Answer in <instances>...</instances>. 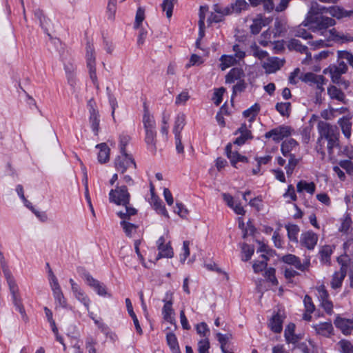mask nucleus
<instances>
[{
  "instance_id": "obj_1",
  "label": "nucleus",
  "mask_w": 353,
  "mask_h": 353,
  "mask_svg": "<svg viewBox=\"0 0 353 353\" xmlns=\"http://www.w3.org/2000/svg\"><path fill=\"white\" fill-rule=\"evenodd\" d=\"M319 137L318 138L316 146L317 152L321 154L323 159L325 152L323 149V141H327V149L329 155L332 157L334 155V149H340V132L336 125H331L327 122L319 121L317 125Z\"/></svg>"
},
{
  "instance_id": "obj_2",
  "label": "nucleus",
  "mask_w": 353,
  "mask_h": 353,
  "mask_svg": "<svg viewBox=\"0 0 353 353\" xmlns=\"http://www.w3.org/2000/svg\"><path fill=\"white\" fill-rule=\"evenodd\" d=\"M130 194L125 185L117 186L116 189L111 190L109 193V199L112 203L117 205H122L125 207L124 210L117 212V215L122 219H128L131 216L137 214V210L130 207Z\"/></svg>"
},
{
  "instance_id": "obj_3",
  "label": "nucleus",
  "mask_w": 353,
  "mask_h": 353,
  "mask_svg": "<svg viewBox=\"0 0 353 353\" xmlns=\"http://www.w3.org/2000/svg\"><path fill=\"white\" fill-rule=\"evenodd\" d=\"M0 264L3 270V272L6 279L8 285L9 286L10 292L12 295V300L16 309L21 315V319L25 323L28 322V316H27L25 308L22 304L21 299L19 294V291L17 285L15 283L14 277L12 276L10 271L8 270L4 256L2 253L0 252Z\"/></svg>"
},
{
  "instance_id": "obj_4",
  "label": "nucleus",
  "mask_w": 353,
  "mask_h": 353,
  "mask_svg": "<svg viewBox=\"0 0 353 353\" xmlns=\"http://www.w3.org/2000/svg\"><path fill=\"white\" fill-rule=\"evenodd\" d=\"M85 50L86 63L89 70L90 78L95 88L99 89V84L96 72L95 50L93 44L90 41H88L86 43Z\"/></svg>"
},
{
  "instance_id": "obj_5",
  "label": "nucleus",
  "mask_w": 353,
  "mask_h": 353,
  "mask_svg": "<svg viewBox=\"0 0 353 353\" xmlns=\"http://www.w3.org/2000/svg\"><path fill=\"white\" fill-rule=\"evenodd\" d=\"M114 168L121 174H124L128 170L131 174H134L137 169V164L131 155L125 153L115 159Z\"/></svg>"
},
{
  "instance_id": "obj_6",
  "label": "nucleus",
  "mask_w": 353,
  "mask_h": 353,
  "mask_svg": "<svg viewBox=\"0 0 353 353\" xmlns=\"http://www.w3.org/2000/svg\"><path fill=\"white\" fill-rule=\"evenodd\" d=\"M336 21L331 17L326 16H319L312 19V21L308 22V28L314 32H320L321 34H325V31L330 27L334 26Z\"/></svg>"
},
{
  "instance_id": "obj_7",
  "label": "nucleus",
  "mask_w": 353,
  "mask_h": 353,
  "mask_svg": "<svg viewBox=\"0 0 353 353\" xmlns=\"http://www.w3.org/2000/svg\"><path fill=\"white\" fill-rule=\"evenodd\" d=\"M81 275L82 278L85 281L86 283L90 287L93 288L97 293V294L101 296H105L106 295L110 296V294H109L107 292L105 285L103 283L99 281L98 280L93 278L92 276L85 270H82Z\"/></svg>"
},
{
  "instance_id": "obj_8",
  "label": "nucleus",
  "mask_w": 353,
  "mask_h": 353,
  "mask_svg": "<svg viewBox=\"0 0 353 353\" xmlns=\"http://www.w3.org/2000/svg\"><path fill=\"white\" fill-rule=\"evenodd\" d=\"M292 131V129L291 127L282 125L267 132L264 137L266 139L272 138L274 141L278 143L283 140L284 138L290 136Z\"/></svg>"
},
{
  "instance_id": "obj_9",
  "label": "nucleus",
  "mask_w": 353,
  "mask_h": 353,
  "mask_svg": "<svg viewBox=\"0 0 353 353\" xmlns=\"http://www.w3.org/2000/svg\"><path fill=\"white\" fill-rule=\"evenodd\" d=\"M282 261L288 265H293L297 270L302 272L307 270L310 265V259H306L303 263H301L300 259L292 254L284 255L282 257Z\"/></svg>"
},
{
  "instance_id": "obj_10",
  "label": "nucleus",
  "mask_w": 353,
  "mask_h": 353,
  "mask_svg": "<svg viewBox=\"0 0 353 353\" xmlns=\"http://www.w3.org/2000/svg\"><path fill=\"white\" fill-rule=\"evenodd\" d=\"M325 37L328 39L339 43H346L353 41V37L350 34H344L338 32L335 28L325 31Z\"/></svg>"
},
{
  "instance_id": "obj_11",
  "label": "nucleus",
  "mask_w": 353,
  "mask_h": 353,
  "mask_svg": "<svg viewBox=\"0 0 353 353\" xmlns=\"http://www.w3.org/2000/svg\"><path fill=\"white\" fill-rule=\"evenodd\" d=\"M318 236L312 231H307L301 234L300 243L308 250H313L318 241Z\"/></svg>"
},
{
  "instance_id": "obj_12",
  "label": "nucleus",
  "mask_w": 353,
  "mask_h": 353,
  "mask_svg": "<svg viewBox=\"0 0 353 353\" xmlns=\"http://www.w3.org/2000/svg\"><path fill=\"white\" fill-rule=\"evenodd\" d=\"M334 323L344 335L350 334L353 330V319L337 316L334 320Z\"/></svg>"
},
{
  "instance_id": "obj_13",
  "label": "nucleus",
  "mask_w": 353,
  "mask_h": 353,
  "mask_svg": "<svg viewBox=\"0 0 353 353\" xmlns=\"http://www.w3.org/2000/svg\"><path fill=\"white\" fill-rule=\"evenodd\" d=\"M168 295L167 294L165 299H163V302L165 303V304L162 309V314L165 321L171 324H174V326L176 327L175 319L173 316L174 311L172 309V297H170V299H168L169 297H168Z\"/></svg>"
},
{
  "instance_id": "obj_14",
  "label": "nucleus",
  "mask_w": 353,
  "mask_h": 353,
  "mask_svg": "<svg viewBox=\"0 0 353 353\" xmlns=\"http://www.w3.org/2000/svg\"><path fill=\"white\" fill-rule=\"evenodd\" d=\"M347 270V265L343 264L340 270L334 272L330 282L332 288L338 289L341 287L343 281L346 276Z\"/></svg>"
},
{
  "instance_id": "obj_15",
  "label": "nucleus",
  "mask_w": 353,
  "mask_h": 353,
  "mask_svg": "<svg viewBox=\"0 0 353 353\" xmlns=\"http://www.w3.org/2000/svg\"><path fill=\"white\" fill-rule=\"evenodd\" d=\"M225 154L230 159L231 164L235 168H237L236 163L238 162H248L246 157L240 154L237 151H232V144L230 143L225 147Z\"/></svg>"
},
{
  "instance_id": "obj_16",
  "label": "nucleus",
  "mask_w": 353,
  "mask_h": 353,
  "mask_svg": "<svg viewBox=\"0 0 353 353\" xmlns=\"http://www.w3.org/2000/svg\"><path fill=\"white\" fill-rule=\"evenodd\" d=\"M312 327L314 329L317 334L324 337L330 338L333 335L334 328L330 321L322 322L319 324L314 325Z\"/></svg>"
},
{
  "instance_id": "obj_17",
  "label": "nucleus",
  "mask_w": 353,
  "mask_h": 353,
  "mask_svg": "<svg viewBox=\"0 0 353 353\" xmlns=\"http://www.w3.org/2000/svg\"><path fill=\"white\" fill-rule=\"evenodd\" d=\"M302 81L306 83H313L316 85L318 89L323 90V85L325 84V79L323 75L307 72L303 75Z\"/></svg>"
},
{
  "instance_id": "obj_18",
  "label": "nucleus",
  "mask_w": 353,
  "mask_h": 353,
  "mask_svg": "<svg viewBox=\"0 0 353 353\" xmlns=\"http://www.w3.org/2000/svg\"><path fill=\"white\" fill-rule=\"evenodd\" d=\"M282 65L283 64L277 57L268 58L267 61H265L262 65L265 70V72L268 74L276 72Z\"/></svg>"
},
{
  "instance_id": "obj_19",
  "label": "nucleus",
  "mask_w": 353,
  "mask_h": 353,
  "mask_svg": "<svg viewBox=\"0 0 353 353\" xmlns=\"http://www.w3.org/2000/svg\"><path fill=\"white\" fill-rule=\"evenodd\" d=\"M92 101H89V105L91 106L90 109V123L92 128V131L94 132L95 135L98 134L99 130V115L98 112L91 105Z\"/></svg>"
},
{
  "instance_id": "obj_20",
  "label": "nucleus",
  "mask_w": 353,
  "mask_h": 353,
  "mask_svg": "<svg viewBox=\"0 0 353 353\" xmlns=\"http://www.w3.org/2000/svg\"><path fill=\"white\" fill-rule=\"evenodd\" d=\"M329 14L337 19H341L345 17H350L353 15V10H346L339 6H330Z\"/></svg>"
},
{
  "instance_id": "obj_21",
  "label": "nucleus",
  "mask_w": 353,
  "mask_h": 353,
  "mask_svg": "<svg viewBox=\"0 0 353 353\" xmlns=\"http://www.w3.org/2000/svg\"><path fill=\"white\" fill-rule=\"evenodd\" d=\"M68 83L72 88H74L77 84L76 79V70L77 67L72 63H65L64 65Z\"/></svg>"
},
{
  "instance_id": "obj_22",
  "label": "nucleus",
  "mask_w": 353,
  "mask_h": 353,
  "mask_svg": "<svg viewBox=\"0 0 353 353\" xmlns=\"http://www.w3.org/2000/svg\"><path fill=\"white\" fill-rule=\"evenodd\" d=\"M290 47L296 51L300 52L301 53H305L306 58L303 61V63H306L307 61L312 59L311 54L308 52L307 47L302 45L301 41L296 39H292L290 41Z\"/></svg>"
},
{
  "instance_id": "obj_23",
  "label": "nucleus",
  "mask_w": 353,
  "mask_h": 353,
  "mask_svg": "<svg viewBox=\"0 0 353 353\" xmlns=\"http://www.w3.org/2000/svg\"><path fill=\"white\" fill-rule=\"evenodd\" d=\"M283 321L282 316L278 312L271 318L268 326L274 333H280L283 330Z\"/></svg>"
},
{
  "instance_id": "obj_24",
  "label": "nucleus",
  "mask_w": 353,
  "mask_h": 353,
  "mask_svg": "<svg viewBox=\"0 0 353 353\" xmlns=\"http://www.w3.org/2000/svg\"><path fill=\"white\" fill-rule=\"evenodd\" d=\"M96 148L99 149L98 161L100 163H105L110 159V149L105 143L97 144Z\"/></svg>"
},
{
  "instance_id": "obj_25",
  "label": "nucleus",
  "mask_w": 353,
  "mask_h": 353,
  "mask_svg": "<svg viewBox=\"0 0 353 353\" xmlns=\"http://www.w3.org/2000/svg\"><path fill=\"white\" fill-rule=\"evenodd\" d=\"M145 132V142L148 148L152 152H155L157 150V132L156 130H148Z\"/></svg>"
},
{
  "instance_id": "obj_26",
  "label": "nucleus",
  "mask_w": 353,
  "mask_h": 353,
  "mask_svg": "<svg viewBox=\"0 0 353 353\" xmlns=\"http://www.w3.org/2000/svg\"><path fill=\"white\" fill-rule=\"evenodd\" d=\"M319 4L316 2H313L311 4L310 8L307 13L305 20L303 21L304 26H308V22L312 21V19L321 16L319 13Z\"/></svg>"
},
{
  "instance_id": "obj_27",
  "label": "nucleus",
  "mask_w": 353,
  "mask_h": 353,
  "mask_svg": "<svg viewBox=\"0 0 353 353\" xmlns=\"http://www.w3.org/2000/svg\"><path fill=\"white\" fill-rule=\"evenodd\" d=\"M338 124L341 127L344 136L349 139L352 134V122L350 119L347 117H343L339 119Z\"/></svg>"
},
{
  "instance_id": "obj_28",
  "label": "nucleus",
  "mask_w": 353,
  "mask_h": 353,
  "mask_svg": "<svg viewBox=\"0 0 353 353\" xmlns=\"http://www.w3.org/2000/svg\"><path fill=\"white\" fill-rule=\"evenodd\" d=\"M219 61H221L219 67L222 70H225L231 66L240 64V63L238 62L236 58H234L232 54H223L220 57Z\"/></svg>"
},
{
  "instance_id": "obj_29",
  "label": "nucleus",
  "mask_w": 353,
  "mask_h": 353,
  "mask_svg": "<svg viewBox=\"0 0 353 353\" xmlns=\"http://www.w3.org/2000/svg\"><path fill=\"white\" fill-rule=\"evenodd\" d=\"M143 123L145 131L156 130V122L154 118L150 114L147 109H145L144 110Z\"/></svg>"
},
{
  "instance_id": "obj_30",
  "label": "nucleus",
  "mask_w": 353,
  "mask_h": 353,
  "mask_svg": "<svg viewBox=\"0 0 353 353\" xmlns=\"http://www.w3.org/2000/svg\"><path fill=\"white\" fill-rule=\"evenodd\" d=\"M125 304H126V307H127L128 314L132 317V319L133 320V323L135 326L137 332L139 334H142V333H143L142 329L140 326L139 320H138L135 313L134 312L132 304L130 299H128V298L125 299Z\"/></svg>"
},
{
  "instance_id": "obj_31",
  "label": "nucleus",
  "mask_w": 353,
  "mask_h": 353,
  "mask_svg": "<svg viewBox=\"0 0 353 353\" xmlns=\"http://www.w3.org/2000/svg\"><path fill=\"white\" fill-rule=\"evenodd\" d=\"M185 125V115L183 113H179L175 118L173 132L174 137L181 135V132Z\"/></svg>"
},
{
  "instance_id": "obj_32",
  "label": "nucleus",
  "mask_w": 353,
  "mask_h": 353,
  "mask_svg": "<svg viewBox=\"0 0 353 353\" xmlns=\"http://www.w3.org/2000/svg\"><path fill=\"white\" fill-rule=\"evenodd\" d=\"M298 145V143L296 140L294 139H290L288 140L284 141L281 144V150L283 154V155L285 157H288L290 156V154H292L290 152L294 148Z\"/></svg>"
},
{
  "instance_id": "obj_33",
  "label": "nucleus",
  "mask_w": 353,
  "mask_h": 353,
  "mask_svg": "<svg viewBox=\"0 0 353 353\" xmlns=\"http://www.w3.org/2000/svg\"><path fill=\"white\" fill-rule=\"evenodd\" d=\"M316 190V185L314 182L307 183L306 181L301 180L296 185V190L301 193L305 191L310 194H313Z\"/></svg>"
},
{
  "instance_id": "obj_34",
  "label": "nucleus",
  "mask_w": 353,
  "mask_h": 353,
  "mask_svg": "<svg viewBox=\"0 0 353 353\" xmlns=\"http://www.w3.org/2000/svg\"><path fill=\"white\" fill-rule=\"evenodd\" d=\"M150 202L157 213L162 214L167 218L169 217L168 212L165 209V205L163 204V202L159 199L158 196H153V198H151Z\"/></svg>"
},
{
  "instance_id": "obj_35",
  "label": "nucleus",
  "mask_w": 353,
  "mask_h": 353,
  "mask_svg": "<svg viewBox=\"0 0 353 353\" xmlns=\"http://www.w3.org/2000/svg\"><path fill=\"white\" fill-rule=\"evenodd\" d=\"M327 92L330 98L336 99L339 101L346 103L345 94L334 85H331L327 88Z\"/></svg>"
},
{
  "instance_id": "obj_36",
  "label": "nucleus",
  "mask_w": 353,
  "mask_h": 353,
  "mask_svg": "<svg viewBox=\"0 0 353 353\" xmlns=\"http://www.w3.org/2000/svg\"><path fill=\"white\" fill-rule=\"evenodd\" d=\"M243 76V71L242 69L234 68L226 75L225 82L228 83H234L236 80L240 79Z\"/></svg>"
},
{
  "instance_id": "obj_37",
  "label": "nucleus",
  "mask_w": 353,
  "mask_h": 353,
  "mask_svg": "<svg viewBox=\"0 0 353 353\" xmlns=\"http://www.w3.org/2000/svg\"><path fill=\"white\" fill-rule=\"evenodd\" d=\"M285 228L288 232V236L291 241L298 243V234L300 231L299 227L295 224H287Z\"/></svg>"
},
{
  "instance_id": "obj_38",
  "label": "nucleus",
  "mask_w": 353,
  "mask_h": 353,
  "mask_svg": "<svg viewBox=\"0 0 353 353\" xmlns=\"http://www.w3.org/2000/svg\"><path fill=\"white\" fill-rule=\"evenodd\" d=\"M260 111V105L259 103H256L254 105H252L250 108L245 110L243 112V115L245 118L250 117L249 121L250 122H252L254 121L255 117L259 114Z\"/></svg>"
},
{
  "instance_id": "obj_39",
  "label": "nucleus",
  "mask_w": 353,
  "mask_h": 353,
  "mask_svg": "<svg viewBox=\"0 0 353 353\" xmlns=\"http://www.w3.org/2000/svg\"><path fill=\"white\" fill-rule=\"evenodd\" d=\"M159 254L157 257V260L165 257V258H172L174 256L173 250L170 244V243L165 244L163 246L158 248Z\"/></svg>"
},
{
  "instance_id": "obj_40",
  "label": "nucleus",
  "mask_w": 353,
  "mask_h": 353,
  "mask_svg": "<svg viewBox=\"0 0 353 353\" xmlns=\"http://www.w3.org/2000/svg\"><path fill=\"white\" fill-rule=\"evenodd\" d=\"M333 252L332 248L330 245H325L323 246L319 252L321 256V261L323 263H330V257Z\"/></svg>"
},
{
  "instance_id": "obj_41",
  "label": "nucleus",
  "mask_w": 353,
  "mask_h": 353,
  "mask_svg": "<svg viewBox=\"0 0 353 353\" xmlns=\"http://www.w3.org/2000/svg\"><path fill=\"white\" fill-rule=\"evenodd\" d=\"M276 110L283 117H289L291 109L290 102L277 103L275 106Z\"/></svg>"
},
{
  "instance_id": "obj_42",
  "label": "nucleus",
  "mask_w": 353,
  "mask_h": 353,
  "mask_svg": "<svg viewBox=\"0 0 353 353\" xmlns=\"http://www.w3.org/2000/svg\"><path fill=\"white\" fill-rule=\"evenodd\" d=\"M248 7L249 5L245 0H236L231 4V12L240 13L242 10H247Z\"/></svg>"
},
{
  "instance_id": "obj_43",
  "label": "nucleus",
  "mask_w": 353,
  "mask_h": 353,
  "mask_svg": "<svg viewBox=\"0 0 353 353\" xmlns=\"http://www.w3.org/2000/svg\"><path fill=\"white\" fill-rule=\"evenodd\" d=\"M337 345L339 347V351L341 353H353V345L347 340L342 339L339 341Z\"/></svg>"
},
{
  "instance_id": "obj_44",
  "label": "nucleus",
  "mask_w": 353,
  "mask_h": 353,
  "mask_svg": "<svg viewBox=\"0 0 353 353\" xmlns=\"http://www.w3.org/2000/svg\"><path fill=\"white\" fill-rule=\"evenodd\" d=\"M166 341L172 352L177 349H179L177 338L174 333H168L166 335Z\"/></svg>"
},
{
  "instance_id": "obj_45",
  "label": "nucleus",
  "mask_w": 353,
  "mask_h": 353,
  "mask_svg": "<svg viewBox=\"0 0 353 353\" xmlns=\"http://www.w3.org/2000/svg\"><path fill=\"white\" fill-rule=\"evenodd\" d=\"M232 50L234 52V54L233 56L236 58L238 62L241 63V61H243L245 57L244 48L241 45L235 44L233 46Z\"/></svg>"
},
{
  "instance_id": "obj_46",
  "label": "nucleus",
  "mask_w": 353,
  "mask_h": 353,
  "mask_svg": "<svg viewBox=\"0 0 353 353\" xmlns=\"http://www.w3.org/2000/svg\"><path fill=\"white\" fill-rule=\"evenodd\" d=\"M208 11V8L205 6L200 7V12H199V35L201 37H203L204 35V28H205V12Z\"/></svg>"
},
{
  "instance_id": "obj_47",
  "label": "nucleus",
  "mask_w": 353,
  "mask_h": 353,
  "mask_svg": "<svg viewBox=\"0 0 353 353\" xmlns=\"http://www.w3.org/2000/svg\"><path fill=\"white\" fill-rule=\"evenodd\" d=\"M288 163L285 167L286 174L288 176H290L299 163V160L296 158L294 154H290Z\"/></svg>"
},
{
  "instance_id": "obj_48",
  "label": "nucleus",
  "mask_w": 353,
  "mask_h": 353,
  "mask_svg": "<svg viewBox=\"0 0 353 353\" xmlns=\"http://www.w3.org/2000/svg\"><path fill=\"white\" fill-rule=\"evenodd\" d=\"M196 330L198 334L205 339L210 336V329L205 322H201L196 325Z\"/></svg>"
},
{
  "instance_id": "obj_49",
  "label": "nucleus",
  "mask_w": 353,
  "mask_h": 353,
  "mask_svg": "<svg viewBox=\"0 0 353 353\" xmlns=\"http://www.w3.org/2000/svg\"><path fill=\"white\" fill-rule=\"evenodd\" d=\"M121 225L122 226L124 232L128 236H131L132 233L136 232L137 226L131 223L127 222L125 219L121 221Z\"/></svg>"
},
{
  "instance_id": "obj_50",
  "label": "nucleus",
  "mask_w": 353,
  "mask_h": 353,
  "mask_svg": "<svg viewBox=\"0 0 353 353\" xmlns=\"http://www.w3.org/2000/svg\"><path fill=\"white\" fill-rule=\"evenodd\" d=\"M145 19V9L142 7H139L137 10L135 22L134 25V28H139L142 22Z\"/></svg>"
},
{
  "instance_id": "obj_51",
  "label": "nucleus",
  "mask_w": 353,
  "mask_h": 353,
  "mask_svg": "<svg viewBox=\"0 0 353 353\" xmlns=\"http://www.w3.org/2000/svg\"><path fill=\"white\" fill-rule=\"evenodd\" d=\"M303 23L294 30V36L301 37L305 39H312V34L308 32L304 28Z\"/></svg>"
},
{
  "instance_id": "obj_52",
  "label": "nucleus",
  "mask_w": 353,
  "mask_h": 353,
  "mask_svg": "<svg viewBox=\"0 0 353 353\" xmlns=\"http://www.w3.org/2000/svg\"><path fill=\"white\" fill-rule=\"evenodd\" d=\"M75 298L79 301L87 309V310L89 312L90 309V299L88 296V295L85 293L83 290L79 292V294H76L74 295Z\"/></svg>"
},
{
  "instance_id": "obj_53",
  "label": "nucleus",
  "mask_w": 353,
  "mask_h": 353,
  "mask_svg": "<svg viewBox=\"0 0 353 353\" xmlns=\"http://www.w3.org/2000/svg\"><path fill=\"white\" fill-rule=\"evenodd\" d=\"M251 50L253 56L261 60L266 58L268 55L266 51L261 50L256 43L251 46Z\"/></svg>"
},
{
  "instance_id": "obj_54",
  "label": "nucleus",
  "mask_w": 353,
  "mask_h": 353,
  "mask_svg": "<svg viewBox=\"0 0 353 353\" xmlns=\"http://www.w3.org/2000/svg\"><path fill=\"white\" fill-rule=\"evenodd\" d=\"M174 0H163L161 7L163 11L166 12V17L170 19L172 15L174 8Z\"/></svg>"
},
{
  "instance_id": "obj_55",
  "label": "nucleus",
  "mask_w": 353,
  "mask_h": 353,
  "mask_svg": "<svg viewBox=\"0 0 353 353\" xmlns=\"http://www.w3.org/2000/svg\"><path fill=\"white\" fill-rule=\"evenodd\" d=\"M117 10V0H109L107 6V15L108 19L113 20Z\"/></svg>"
},
{
  "instance_id": "obj_56",
  "label": "nucleus",
  "mask_w": 353,
  "mask_h": 353,
  "mask_svg": "<svg viewBox=\"0 0 353 353\" xmlns=\"http://www.w3.org/2000/svg\"><path fill=\"white\" fill-rule=\"evenodd\" d=\"M338 59L339 60H345L346 63H348L350 65L353 67V54L347 51H338Z\"/></svg>"
},
{
  "instance_id": "obj_57",
  "label": "nucleus",
  "mask_w": 353,
  "mask_h": 353,
  "mask_svg": "<svg viewBox=\"0 0 353 353\" xmlns=\"http://www.w3.org/2000/svg\"><path fill=\"white\" fill-rule=\"evenodd\" d=\"M53 295L55 299V301L58 303L59 306L62 307H66L67 301L63 296L61 289L54 291Z\"/></svg>"
},
{
  "instance_id": "obj_58",
  "label": "nucleus",
  "mask_w": 353,
  "mask_h": 353,
  "mask_svg": "<svg viewBox=\"0 0 353 353\" xmlns=\"http://www.w3.org/2000/svg\"><path fill=\"white\" fill-rule=\"evenodd\" d=\"M264 26L262 19H255L253 20L250 26V30L253 34H257L261 30L262 27Z\"/></svg>"
},
{
  "instance_id": "obj_59",
  "label": "nucleus",
  "mask_w": 353,
  "mask_h": 353,
  "mask_svg": "<svg viewBox=\"0 0 353 353\" xmlns=\"http://www.w3.org/2000/svg\"><path fill=\"white\" fill-rule=\"evenodd\" d=\"M242 252L245 254L242 260L248 261L251 259L252 256L253 255L254 249L253 246H251L247 243H243L242 245Z\"/></svg>"
},
{
  "instance_id": "obj_60",
  "label": "nucleus",
  "mask_w": 353,
  "mask_h": 353,
  "mask_svg": "<svg viewBox=\"0 0 353 353\" xmlns=\"http://www.w3.org/2000/svg\"><path fill=\"white\" fill-rule=\"evenodd\" d=\"M210 341L208 337L202 339L198 342L199 353H209Z\"/></svg>"
},
{
  "instance_id": "obj_61",
  "label": "nucleus",
  "mask_w": 353,
  "mask_h": 353,
  "mask_svg": "<svg viewBox=\"0 0 353 353\" xmlns=\"http://www.w3.org/2000/svg\"><path fill=\"white\" fill-rule=\"evenodd\" d=\"M216 339L221 345V350H223V348L226 347V345L232 337L231 334H223L220 332L216 333Z\"/></svg>"
},
{
  "instance_id": "obj_62",
  "label": "nucleus",
  "mask_w": 353,
  "mask_h": 353,
  "mask_svg": "<svg viewBox=\"0 0 353 353\" xmlns=\"http://www.w3.org/2000/svg\"><path fill=\"white\" fill-rule=\"evenodd\" d=\"M130 141V137L126 134H121L119 137V148L120 152L121 154L127 153L125 151V147Z\"/></svg>"
},
{
  "instance_id": "obj_63",
  "label": "nucleus",
  "mask_w": 353,
  "mask_h": 353,
  "mask_svg": "<svg viewBox=\"0 0 353 353\" xmlns=\"http://www.w3.org/2000/svg\"><path fill=\"white\" fill-rule=\"evenodd\" d=\"M305 310L308 313H313L315 310V305H314L312 298L309 295H305L303 299Z\"/></svg>"
},
{
  "instance_id": "obj_64",
  "label": "nucleus",
  "mask_w": 353,
  "mask_h": 353,
  "mask_svg": "<svg viewBox=\"0 0 353 353\" xmlns=\"http://www.w3.org/2000/svg\"><path fill=\"white\" fill-rule=\"evenodd\" d=\"M265 277L273 285L278 283V281L275 276V269L273 268H270L265 270Z\"/></svg>"
}]
</instances>
